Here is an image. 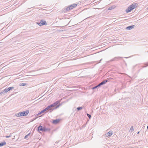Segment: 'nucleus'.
I'll return each instance as SVG.
<instances>
[{
  "label": "nucleus",
  "mask_w": 148,
  "mask_h": 148,
  "mask_svg": "<svg viewBox=\"0 0 148 148\" xmlns=\"http://www.w3.org/2000/svg\"><path fill=\"white\" fill-rule=\"evenodd\" d=\"M139 132H138V133H137V134H139Z\"/></svg>",
  "instance_id": "nucleus-30"
},
{
  "label": "nucleus",
  "mask_w": 148,
  "mask_h": 148,
  "mask_svg": "<svg viewBox=\"0 0 148 148\" xmlns=\"http://www.w3.org/2000/svg\"><path fill=\"white\" fill-rule=\"evenodd\" d=\"M50 130V129H49L45 127H43V132H47V131H49Z\"/></svg>",
  "instance_id": "nucleus-13"
},
{
  "label": "nucleus",
  "mask_w": 148,
  "mask_h": 148,
  "mask_svg": "<svg viewBox=\"0 0 148 148\" xmlns=\"http://www.w3.org/2000/svg\"><path fill=\"white\" fill-rule=\"evenodd\" d=\"M27 84L25 83H21L20 84V86H25Z\"/></svg>",
  "instance_id": "nucleus-18"
},
{
  "label": "nucleus",
  "mask_w": 148,
  "mask_h": 148,
  "mask_svg": "<svg viewBox=\"0 0 148 148\" xmlns=\"http://www.w3.org/2000/svg\"><path fill=\"white\" fill-rule=\"evenodd\" d=\"M108 82V80L107 79H106L103 80V81L101 82L99 84V85H100L101 86L105 84H106V82Z\"/></svg>",
  "instance_id": "nucleus-7"
},
{
  "label": "nucleus",
  "mask_w": 148,
  "mask_h": 148,
  "mask_svg": "<svg viewBox=\"0 0 148 148\" xmlns=\"http://www.w3.org/2000/svg\"><path fill=\"white\" fill-rule=\"evenodd\" d=\"M15 115L18 117H19L22 116V114H21V112H18L15 114Z\"/></svg>",
  "instance_id": "nucleus-16"
},
{
  "label": "nucleus",
  "mask_w": 148,
  "mask_h": 148,
  "mask_svg": "<svg viewBox=\"0 0 148 148\" xmlns=\"http://www.w3.org/2000/svg\"><path fill=\"white\" fill-rule=\"evenodd\" d=\"M29 134H27V135H26L25 136V137H24V138L25 139H26L28 137V136H29Z\"/></svg>",
  "instance_id": "nucleus-22"
},
{
  "label": "nucleus",
  "mask_w": 148,
  "mask_h": 148,
  "mask_svg": "<svg viewBox=\"0 0 148 148\" xmlns=\"http://www.w3.org/2000/svg\"><path fill=\"white\" fill-rule=\"evenodd\" d=\"M77 5L76 4H73L71 5H70L69 7H67L64 10V12H66L67 11L70 10L72 9L73 8L76 7Z\"/></svg>",
  "instance_id": "nucleus-3"
},
{
  "label": "nucleus",
  "mask_w": 148,
  "mask_h": 148,
  "mask_svg": "<svg viewBox=\"0 0 148 148\" xmlns=\"http://www.w3.org/2000/svg\"><path fill=\"white\" fill-rule=\"evenodd\" d=\"M130 131H131V132H132L134 131V128L133 126H132L130 129Z\"/></svg>",
  "instance_id": "nucleus-20"
},
{
  "label": "nucleus",
  "mask_w": 148,
  "mask_h": 148,
  "mask_svg": "<svg viewBox=\"0 0 148 148\" xmlns=\"http://www.w3.org/2000/svg\"><path fill=\"white\" fill-rule=\"evenodd\" d=\"M97 88V87L96 86H95V87H93L92 88L93 89H95L96 88Z\"/></svg>",
  "instance_id": "nucleus-23"
},
{
  "label": "nucleus",
  "mask_w": 148,
  "mask_h": 148,
  "mask_svg": "<svg viewBox=\"0 0 148 148\" xmlns=\"http://www.w3.org/2000/svg\"><path fill=\"white\" fill-rule=\"evenodd\" d=\"M29 113V111L28 110L21 112L22 116L27 115Z\"/></svg>",
  "instance_id": "nucleus-5"
},
{
  "label": "nucleus",
  "mask_w": 148,
  "mask_h": 148,
  "mask_svg": "<svg viewBox=\"0 0 148 148\" xmlns=\"http://www.w3.org/2000/svg\"><path fill=\"white\" fill-rule=\"evenodd\" d=\"M60 121V120L59 119H56L53 120V123L54 124H56L58 123Z\"/></svg>",
  "instance_id": "nucleus-10"
},
{
  "label": "nucleus",
  "mask_w": 148,
  "mask_h": 148,
  "mask_svg": "<svg viewBox=\"0 0 148 148\" xmlns=\"http://www.w3.org/2000/svg\"><path fill=\"white\" fill-rule=\"evenodd\" d=\"M148 66V64L147 66H145V67H146V66Z\"/></svg>",
  "instance_id": "nucleus-31"
},
{
  "label": "nucleus",
  "mask_w": 148,
  "mask_h": 148,
  "mask_svg": "<svg viewBox=\"0 0 148 148\" xmlns=\"http://www.w3.org/2000/svg\"><path fill=\"white\" fill-rule=\"evenodd\" d=\"M147 52H148V51H147Z\"/></svg>",
  "instance_id": "nucleus-36"
},
{
  "label": "nucleus",
  "mask_w": 148,
  "mask_h": 148,
  "mask_svg": "<svg viewBox=\"0 0 148 148\" xmlns=\"http://www.w3.org/2000/svg\"><path fill=\"white\" fill-rule=\"evenodd\" d=\"M90 17H88V18H86H86H90Z\"/></svg>",
  "instance_id": "nucleus-32"
},
{
  "label": "nucleus",
  "mask_w": 148,
  "mask_h": 148,
  "mask_svg": "<svg viewBox=\"0 0 148 148\" xmlns=\"http://www.w3.org/2000/svg\"><path fill=\"white\" fill-rule=\"evenodd\" d=\"M43 128V127L41 125H40L38 127V131H42Z\"/></svg>",
  "instance_id": "nucleus-11"
},
{
  "label": "nucleus",
  "mask_w": 148,
  "mask_h": 148,
  "mask_svg": "<svg viewBox=\"0 0 148 148\" xmlns=\"http://www.w3.org/2000/svg\"><path fill=\"white\" fill-rule=\"evenodd\" d=\"M112 132H109L107 133L106 134V136H110L111 135H112Z\"/></svg>",
  "instance_id": "nucleus-15"
},
{
  "label": "nucleus",
  "mask_w": 148,
  "mask_h": 148,
  "mask_svg": "<svg viewBox=\"0 0 148 148\" xmlns=\"http://www.w3.org/2000/svg\"><path fill=\"white\" fill-rule=\"evenodd\" d=\"M147 129H148V125L147 127Z\"/></svg>",
  "instance_id": "nucleus-28"
},
{
  "label": "nucleus",
  "mask_w": 148,
  "mask_h": 148,
  "mask_svg": "<svg viewBox=\"0 0 148 148\" xmlns=\"http://www.w3.org/2000/svg\"><path fill=\"white\" fill-rule=\"evenodd\" d=\"M6 142L3 141V142L0 143V147H2L6 145Z\"/></svg>",
  "instance_id": "nucleus-12"
},
{
  "label": "nucleus",
  "mask_w": 148,
  "mask_h": 148,
  "mask_svg": "<svg viewBox=\"0 0 148 148\" xmlns=\"http://www.w3.org/2000/svg\"><path fill=\"white\" fill-rule=\"evenodd\" d=\"M36 115H37V114H36V115H35V116H36Z\"/></svg>",
  "instance_id": "nucleus-35"
},
{
  "label": "nucleus",
  "mask_w": 148,
  "mask_h": 148,
  "mask_svg": "<svg viewBox=\"0 0 148 148\" xmlns=\"http://www.w3.org/2000/svg\"><path fill=\"white\" fill-rule=\"evenodd\" d=\"M36 127H37V126H36V127H35V128H36Z\"/></svg>",
  "instance_id": "nucleus-33"
},
{
  "label": "nucleus",
  "mask_w": 148,
  "mask_h": 148,
  "mask_svg": "<svg viewBox=\"0 0 148 148\" xmlns=\"http://www.w3.org/2000/svg\"><path fill=\"white\" fill-rule=\"evenodd\" d=\"M40 98H40H39V99H38V100H39Z\"/></svg>",
  "instance_id": "nucleus-29"
},
{
  "label": "nucleus",
  "mask_w": 148,
  "mask_h": 148,
  "mask_svg": "<svg viewBox=\"0 0 148 148\" xmlns=\"http://www.w3.org/2000/svg\"><path fill=\"white\" fill-rule=\"evenodd\" d=\"M134 26L135 25H134L131 26H128L127 27L126 29L127 30H130L134 28Z\"/></svg>",
  "instance_id": "nucleus-8"
},
{
  "label": "nucleus",
  "mask_w": 148,
  "mask_h": 148,
  "mask_svg": "<svg viewBox=\"0 0 148 148\" xmlns=\"http://www.w3.org/2000/svg\"><path fill=\"white\" fill-rule=\"evenodd\" d=\"M137 3L133 4L130 5L126 10L125 11L126 13H128L131 11L135 8L136 6H137Z\"/></svg>",
  "instance_id": "nucleus-2"
},
{
  "label": "nucleus",
  "mask_w": 148,
  "mask_h": 148,
  "mask_svg": "<svg viewBox=\"0 0 148 148\" xmlns=\"http://www.w3.org/2000/svg\"><path fill=\"white\" fill-rule=\"evenodd\" d=\"M5 137H6V138H8L10 137V136H5Z\"/></svg>",
  "instance_id": "nucleus-24"
},
{
  "label": "nucleus",
  "mask_w": 148,
  "mask_h": 148,
  "mask_svg": "<svg viewBox=\"0 0 148 148\" xmlns=\"http://www.w3.org/2000/svg\"><path fill=\"white\" fill-rule=\"evenodd\" d=\"M41 101V100H39V102Z\"/></svg>",
  "instance_id": "nucleus-34"
},
{
  "label": "nucleus",
  "mask_w": 148,
  "mask_h": 148,
  "mask_svg": "<svg viewBox=\"0 0 148 148\" xmlns=\"http://www.w3.org/2000/svg\"><path fill=\"white\" fill-rule=\"evenodd\" d=\"M128 57H125L124 58H128Z\"/></svg>",
  "instance_id": "nucleus-27"
},
{
  "label": "nucleus",
  "mask_w": 148,
  "mask_h": 148,
  "mask_svg": "<svg viewBox=\"0 0 148 148\" xmlns=\"http://www.w3.org/2000/svg\"><path fill=\"white\" fill-rule=\"evenodd\" d=\"M86 115L88 117V118H89V119H91V115H90L88 113H87Z\"/></svg>",
  "instance_id": "nucleus-21"
},
{
  "label": "nucleus",
  "mask_w": 148,
  "mask_h": 148,
  "mask_svg": "<svg viewBox=\"0 0 148 148\" xmlns=\"http://www.w3.org/2000/svg\"><path fill=\"white\" fill-rule=\"evenodd\" d=\"M116 6L115 5H113L111 7H109L108 8V10H110L113 9L115 8Z\"/></svg>",
  "instance_id": "nucleus-14"
},
{
  "label": "nucleus",
  "mask_w": 148,
  "mask_h": 148,
  "mask_svg": "<svg viewBox=\"0 0 148 148\" xmlns=\"http://www.w3.org/2000/svg\"><path fill=\"white\" fill-rule=\"evenodd\" d=\"M96 86H97V88L98 87H100L101 86L100 85H99V84H98V85H97Z\"/></svg>",
  "instance_id": "nucleus-25"
},
{
  "label": "nucleus",
  "mask_w": 148,
  "mask_h": 148,
  "mask_svg": "<svg viewBox=\"0 0 148 148\" xmlns=\"http://www.w3.org/2000/svg\"><path fill=\"white\" fill-rule=\"evenodd\" d=\"M59 101H57L53 103L48 106L45 109L42 110L40 112L38 113V116L44 112H45L47 111H49L50 112H51L54 109H56L59 107L60 106V104H59Z\"/></svg>",
  "instance_id": "nucleus-1"
},
{
  "label": "nucleus",
  "mask_w": 148,
  "mask_h": 148,
  "mask_svg": "<svg viewBox=\"0 0 148 148\" xmlns=\"http://www.w3.org/2000/svg\"><path fill=\"white\" fill-rule=\"evenodd\" d=\"M82 107H77V110L78 111H79V110H82Z\"/></svg>",
  "instance_id": "nucleus-19"
},
{
  "label": "nucleus",
  "mask_w": 148,
  "mask_h": 148,
  "mask_svg": "<svg viewBox=\"0 0 148 148\" xmlns=\"http://www.w3.org/2000/svg\"><path fill=\"white\" fill-rule=\"evenodd\" d=\"M122 57H115L112 59L110 60L109 62H112L113 61L117 60H119L120 58H122Z\"/></svg>",
  "instance_id": "nucleus-6"
},
{
  "label": "nucleus",
  "mask_w": 148,
  "mask_h": 148,
  "mask_svg": "<svg viewBox=\"0 0 148 148\" xmlns=\"http://www.w3.org/2000/svg\"><path fill=\"white\" fill-rule=\"evenodd\" d=\"M14 87H9V88H6L5 89V90L7 92H8V91L11 90H12L13 89H14Z\"/></svg>",
  "instance_id": "nucleus-9"
},
{
  "label": "nucleus",
  "mask_w": 148,
  "mask_h": 148,
  "mask_svg": "<svg viewBox=\"0 0 148 148\" xmlns=\"http://www.w3.org/2000/svg\"><path fill=\"white\" fill-rule=\"evenodd\" d=\"M39 47V46H37V47H38V49H39V48H38Z\"/></svg>",
  "instance_id": "nucleus-26"
},
{
  "label": "nucleus",
  "mask_w": 148,
  "mask_h": 148,
  "mask_svg": "<svg viewBox=\"0 0 148 148\" xmlns=\"http://www.w3.org/2000/svg\"><path fill=\"white\" fill-rule=\"evenodd\" d=\"M47 24L46 21H44L43 20H41L40 23H38V25L41 26L43 25H46Z\"/></svg>",
  "instance_id": "nucleus-4"
},
{
  "label": "nucleus",
  "mask_w": 148,
  "mask_h": 148,
  "mask_svg": "<svg viewBox=\"0 0 148 148\" xmlns=\"http://www.w3.org/2000/svg\"><path fill=\"white\" fill-rule=\"evenodd\" d=\"M5 92H7L5 90V89L2 90V91L0 92V95H2V94H4Z\"/></svg>",
  "instance_id": "nucleus-17"
}]
</instances>
